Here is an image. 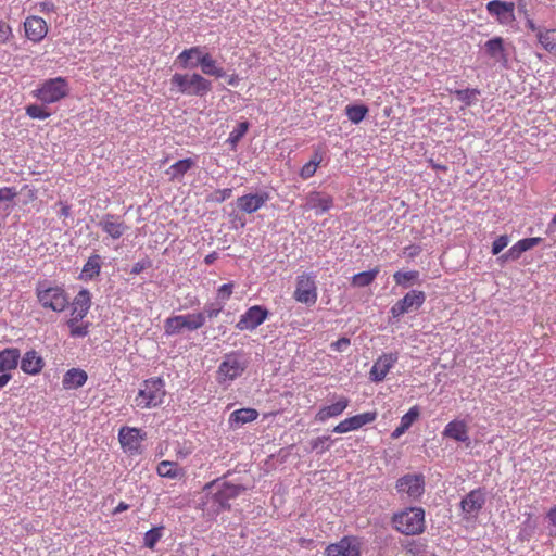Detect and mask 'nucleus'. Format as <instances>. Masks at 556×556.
I'll return each mask as SVG.
<instances>
[{
	"label": "nucleus",
	"mask_w": 556,
	"mask_h": 556,
	"mask_svg": "<svg viewBox=\"0 0 556 556\" xmlns=\"http://www.w3.org/2000/svg\"><path fill=\"white\" fill-rule=\"evenodd\" d=\"M91 307V295L87 289H81L72 302L71 318L83 320Z\"/></svg>",
	"instance_id": "nucleus-24"
},
{
	"label": "nucleus",
	"mask_w": 556,
	"mask_h": 556,
	"mask_svg": "<svg viewBox=\"0 0 556 556\" xmlns=\"http://www.w3.org/2000/svg\"><path fill=\"white\" fill-rule=\"evenodd\" d=\"M224 304L219 301L206 303L204 306V309L202 313L205 315L206 318H215L219 315V313L223 311Z\"/></svg>",
	"instance_id": "nucleus-49"
},
{
	"label": "nucleus",
	"mask_w": 556,
	"mask_h": 556,
	"mask_svg": "<svg viewBox=\"0 0 556 556\" xmlns=\"http://www.w3.org/2000/svg\"><path fill=\"white\" fill-rule=\"evenodd\" d=\"M269 200V193L261 191L257 193H248L239 197L236 201L237 207L247 214H252L263 207Z\"/></svg>",
	"instance_id": "nucleus-20"
},
{
	"label": "nucleus",
	"mask_w": 556,
	"mask_h": 556,
	"mask_svg": "<svg viewBox=\"0 0 556 556\" xmlns=\"http://www.w3.org/2000/svg\"><path fill=\"white\" fill-rule=\"evenodd\" d=\"M147 434L138 428L122 427L118 431V440L124 452L130 455H139L142 451V442Z\"/></svg>",
	"instance_id": "nucleus-11"
},
{
	"label": "nucleus",
	"mask_w": 556,
	"mask_h": 556,
	"mask_svg": "<svg viewBox=\"0 0 556 556\" xmlns=\"http://www.w3.org/2000/svg\"><path fill=\"white\" fill-rule=\"evenodd\" d=\"M419 271L417 270H408V271H402L399 270L393 274V279L397 286H401L403 288L410 287L414 282H417L419 280Z\"/></svg>",
	"instance_id": "nucleus-40"
},
{
	"label": "nucleus",
	"mask_w": 556,
	"mask_h": 556,
	"mask_svg": "<svg viewBox=\"0 0 556 556\" xmlns=\"http://www.w3.org/2000/svg\"><path fill=\"white\" fill-rule=\"evenodd\" d=\"M204 48L194 46L181 51L176 58L175 63L181 68H194L200 65L201 56H205Z\"/></svg>",
	"instance_id": "nucleus-26"
},
{
	"label": "nucleus",
	"mask_w": 556,
	"mask_h": 556,
	"mask_svg": "<svg viewBox=\"0 0 556 556\" xmlns=\"http://www.w3.org/2000/svg\"><path fill=\"white\" fill-rule=\"evenodd\" d=\"M420 415V409L417 405L410 407L408 412L402 416L399 427H396L391 433V438L396 440L401 438L414 424L415 420L418 419Z\"/></svg>",
	"instance_id": "nucleus-29"
},
{
	"label": "nucleus",
	"mask_w": 556,
	"mask_h": 556,
	"mask_svg": "<svg viewBox=\"0 0 556 556\" xmlns=\"http://www.w3.org/2000/svg\"><path fill=\"white\" fill-rule=\"evenodd\" d=\"M71 91L68 80L55 77L43 80L31 94L43 104H52L66 98Z\"/></svg>",
	"instance_id": "nucleus-5"
},
{
	"label": "nucleus",
	"mask_w": 556,
	"mask_h": 556,
	"mask_svg": "<svg viewBox=\"0 0 556 556\" xmlns=\"http://www.w3.org/2000/svg\"><path fill=\"white\" fill-rule=\"evenodd\" d=\"M378 274V268L355 274L352 278V283L356 287H367L376 279Z\"/></svg>",
	"instance_id": "nucleus-43"
},
{
	"label": "nucleus",
	"mask_w": 556,
	"mask_h": 556,
	"mask_svg": "<svg viewBox=\"0 0 556 556\" xmlns=\"http://www.w3.org/2000/svg\"><path fill=\"white\" fill-rule=\"evenodd\" d=\"M538 40L545 50L556 53V29L538 30Z\"/></svg>",
	"instance_id": "nucleus-39"
},
{
	"label": "nucleus",
	"mask_w": 556,
	"mask_h": 556,
	"mask_svg": "<svg viewBox=\"0 0 556 556\" xmlns=\"http://www.w3.org/2000/svg\"><path fill=\"white\" fill-rule=\"evenodd\" d=\"M233 283H224L217 290V301L225 303L229 300L232 294Z\"/></svg>",
	"instance_id": "nucleus-51"
},
{
	"label": "nucleus",
	"mask_w": 556,
	"mask_h": 556,
	"mask_svg": "<svg viewBox=\"0 0 556 556\" xmlns=\"http://www.w3.org/2000/svg\"><path fill=\"white\" fill-rule=\"evenodd\" d=\"M21 353L18 349L8 348L0 351V372H9L18 365Z\"/></svg>",
	"instance_id": "nucleus-31"
},
{
	"label": "nucleus",
	"mask_w": 556,
	"mask_h": 556,
	"mask_svg": "<svg viewBox=\"0 0 556 556\" xmlns=\"http://www.w3.org/2000/svg\"><path fill=\"white\" fill-rule=\"evenodd\" d=\"M45 367V359L35 351H27L21 358V369L27 375H38Z\"/></svg>",
	"instance_id": "nucleus-27"
},
{
	"label": "nucleus",
	"mask_w": 556,
	"mask_h": 556,
	"mask_svg": "<svg viewBox=\"0 0 556 556\" xmlns=\"http://www.w3.org/2000/svg\"><path fill=\"white\" fill-rule=\"evenodd\" d=\"M211 90V80L199 73H175L170 78V91L175 93L202 98Z\"/></svg>",
	"instance_id": "nucleus-1"
},
{
	"label": "nucleus",
	"mask_w": 556,
	"mask_h": 556,
	"mask_svg": "<svg viewBox=\"0 0 556 556\" xmlns=\"http://www.w3.org/2000/svg\"><path fill=\"white\" fill-rule=\"evenodd\" d=\"M162 536V527L160 528H153L146 532L143 538L144 546H147L150 549H153L156 543L160 541Z\"/></svg>",
	"instance_id": "nucleus-47"
},
{
	"label": "nucleus",
	"mask_w": 556,
	"mask_h": 556,
	"mask_svg": "<svg viewBox=\"0 0 556 556\" xmlns=\"http://www.w3.org/2000/svg\"><path fill=\"white\" fill-rule=\"evenodd\" d=\"M248 358L238 352L224 356L216 371V381L223 388H228L237 378L241 377L248 368Z\"/></svg>",
	"instance_id": "nucleus-4"
},
{
	"label": "nucleus",
	"mask_w": 556,
	"mask_h": 556,
	"mask_svg": "<svg viewBox=\"0 0 556 556\" xmlns=\"http://www.w3.org/2000/svg\"><path fill=\"white\" fill-rule=\"evenodd\" d=\"M204 75L214 76L216 78L226 77V72L219 66L216 60L206 52L205 56H201L200 65Z\"/></svg>",
	"instance_id": "nucleus-33"
},
{
	"label": "nucleus",
	"mask_w": 556,
	"mask_h": 556,
	"mask_svg": "<svg viewBox=\"0 0 556 556\" xmlns=\"http://www.w3.org/2000/svg\"><path fill=\"white\" fill-rule=\"evenodd\" d=\"M425 301L426 294L424 291L412 290L390 308V314L392 318L400 319L404 314L420 308Z\"/></svg>",
	"instance_id": "nucleus-10"
},
{
	"label": "nucleus",
	"mask_w": 556,
	"mask_h": 556,
	"mask_svg": "<svg viewBox=\"0 0 556 556\" xmlns=\"http://www.w3.org/2000/svg\"><path fill=\"white\" fill-rule=\"evenodd\" d=\"M508 261H513V256L509 255V249L504 254L497 257V262L501 264H504Z\"/></svg>",
	"instance_id": "nucleus-61"
},
{
	"label": "nucleus",
	"mask_w": 556,
	"mask_h": 556,
	"mask_svg": "<svg viewBox=\"0 0 556 556\" xmlns=\"http://www.w3.org/2000/svg\"><path fill=\"white\" fill-rule=\"evenodd\" d=\"M456 99L465 105L470 106L477 101L480 90L476 88L458 89L454 91Z\"/></svg>",
	"instance_id": "nucleus-42"
},
{
	"label": "nucleus",
	"mask_w": 556,
	"mask_h": 556,
	"mask_svg": "<svg viewBox=\"0 0 556 556\" xmlns=\"http://www.w3.org/2000/svg\"><path fill=\"white\" fill-rule=\"evenodd\" d=\"M217 258V253L216 252H213V253H210L205 256L204 258V263L206 265H211L215 262V260Z\"/></svg>",
	"instance_id": "nucleus-63"
},
{
	"label": "nucleus",
	"mask_w": 556,
	"mask_h": 556,
	"mask_svg": "<svg viewBox=\"0 0 556 556\" xmlns=\"http://www.w3.org/2000/svg\"><path fill=\"white\" fill-rule=\"evenodd\" d=\"M509 237L507 235H502L497 237L492 243V254L498 255L508 244Z\"/></svg>",
	"instance_id": "nucleus-50"
},
{
	"label": "nucleus",
	"mask_w": 556,
	"mask_h": 556,
	"mask_svg": "<svg viewBox=\"0 0 556 556\" xmlns=\"http://www.w3.org/2000/svg\"><path fill=\"white\" fill-rule=\"evenodd\" d=\"M98 226L113 240H117L124 236L129 227L121 219L118 215L105 214L98 222Z\"/></svg>",
	"instance_id": "nucleus-17"
},
{
	"label": "nucleus",
	"mask_w": 556,
	"mask_h": 556,
	"mask_svg": "<svg viewBox=\"0 0 556 556\" xmlns=\"http://www.w3.org/2000/svg\"><path fill=\"white\" fill-rule=\"evenodd\" d=\"M129 508V505L124 503V502H121L115 508H114V514H121L125 510H127Z\"/></svg>",
	"instance_id": "nucleus-62"
},
{
	"label": "nucleus",
	"mask_w": 556,
	"mask_h": 556,
	"mask_svg": "<svg viewBox=\"0 0 556 556\" xmlns=\"http://www.w3.org/2000/svg\"><path fill=\"white\" fill-rule=\"evenodd\" d=\"M443 438L470 445L469 427L465 419H453L447 422L442 431Z\"/></svg>",
	"instance_id": "nucleus-19"
},
{
	"label": "nucleus",
	"mask_w": 556,
	"mask_h": 556,
	"mask_svg": "<svg viewBox=\"0 0 556 556\" xmlns=\"http://www.w3.org/2000/svg\"><path fill=\"white\" fill-rule=\"evenodd\" d=\"M361 540L357 536L346 535L337 543L328 545L326 556H361Z\"/></svg>",
	"instance_id": "nucleus-12"
},
{
	"label": "nucleus",
	"mask_w": 556,
	"mask_h": 556,
	"mask_svg": "<svg viewBox=\"0 0 556 556\" xmlns=\"http://www.w3.org/2000/svg\"><path fill=\"white\" fill-rule=\"evenodd\" d=\"M293 298L296 302L313 306L317 302L318 291L316 275L313 273H303L296 277Z\"/></svg>",
	"instance_id": "nucleus-8"
},
{
	"label": "nucleus",
	"mask_w": 556,
	"mask_h": 556,
	"mask_svg": "<svg viewBox=\"0 0 556 556\" xmlns=\"http://www.w3.org/2000/svg\"><path fill=\"white\" fill-rule=\"evenodd\" d=\"M88 379V375L84 369L71 368L64 375L62 379V386L65 390H74L83 387Z\"/></svg>",
	"instance_id": "nucleus-28"
},
{
	"label": "nucleus",
	"mask_w": 556,
	"mask_h": 556,
	"mask_svg": "<svg viewBox=\"0 0 556 556\" xmlns=\"http://www.w3.org/2000/svg\"><path fill=\"white\" fill-rule=\"evenodd\" d=\"M101 256L99 254H92L89 256L83 266L79 279L85 281L93 280L101 271Z\"/></svg>",
	"instance_id": "nucleus-32"
},
{
	"label": "nucleus",
	"mask_w": 556,
	"mask_h": 556,
	"mask_svg": "<svg viewBox=\"0 0 556 556\" xmlns=\"http://www.w3.org/2000/svg\"><path fill=\"white\" fill-rule=\"evenodd\" d=\"M11 379H12V375L10 372H1L0 389L4 388Z\"/></svg>",
	"instance_id": "nucleus-59"
},
{
	"label": "nucleus",
	"mask_w": 556,
	"mask_h": 556,
	"mask_svg": "<svg viewBox=\"0 0 556 556\" xmlns=\"http://www.w3.org/2000/svg\"><path fill=\"white\" fill-rule=\"evenodd\" d=\"M165 386L162 379L146 380L135 397V405L139 408H153L161 405L165 396Z\"/></svg>",
	"instance_id": "nucleus-6"
},
{
	"label": "nucleus",
	"mask_w": 556,
	"mask_h": 556,
	"mask_svg": "<svg viewBox=\"0 0 556 556\" xmlns=\"http://www.w3.org/2000/svg\"><path fill=\"white\" fill-rule=\"evenodd\" d=\"M485 54L503 67H507L508 55L502 37H493L484 43Z\"/></svg>",
	"instance_id": "nucleus-21"
},
{
	"label": "nucleus",
	"mask_w": 556,
	"mask_h": 556,
	"mask_svg": "<svg viewBox=\"0 0 556 556\" xmlns=\"http://www.w3.org/2000/svg\"><path fill=\"white\" fill-rule=\"evenodd\" d=\"M351 344V341L349 338H340L339 340L331 343V349L337 352H343L345 351Z\"/></svg>",
	"instance_id": "nucleus-54"
},
{
	"label": "nucleus",
	"mask_w": 556,
	"mask_h": 556,
	"mask_svg": "<svg viewBox=\"0 0 556 556\" xmlns=\"http://www.w3.org/2000/svg\"><path fill=\"white\" fill-rule=\"evenodd\" d=\"M323 153L320 150H315L312 159L302 166L300 176L302 179H308L313 177L317 170V167L323 162Z\"/></svg>",
	"instance_id": "nucleus-38"
},
{
	"label": "nucleus",
	"mask_w": 556,
	"mask_h": 556,
	"mask_svg": "<svg viewBox=\"0 0 556 556\" xmlns=\"http://www.w3.org/2000/svg\"><path fill=\"white\" fill-rule=\"evenodd\" d=\"M156 472L162 478L180 479L185 476V470L175 462L162 460L156 467Z\"/></svg>",
	"instance_id": "nucleus-34"
},
{
	"label": "nucleus",
	"mask_w": 556,
	"mask_h": 556,
	"mask_svg": "<svg viewBox=\"0 0 556 556\" xmlns=\"http://www.w3.org/2000/svg\"><path fill=\"white\" fill-rule=\"evenodd\" d=\"M332 206L333 199L331 195L319 191H311L305 198L303 207L305 211H314L316 215H323Z\"/></svg>",
	"instance_id": "nucleus-18"
},
{
	"label": "nucleus",
	"mask_w": 556,
	"mask_h": 556,
	"mask_svg": "<svg viewBox=\"0 0 556 556\" xmlns=\"http://www.w3.org/2000/svg\"><path fill=\"white\" fill-rule=\"evenodd\" d=\"M267 316V309L260 305H254L241 315L236 327L239 330H254L266 320Z\"/></svg>",
	"instance_id": "nucleus-15"
},
{
	"label": "nucleus",
	"mask_w": 556,
	"mask_h": 556,
	"mask_svg": "<svg viewBox=\"0 0 556 556\" xmlns=\"http://www.w3.org/2000/svg\"><path fill=\"white\" fill-rule=\"evenodd\" d=\"M402 497L418 501L425 492V478L421 473H408L401 477L395 484Z\"/></svg>",
	"instance_id": "nucleus-9"
},
{
	"label": "nucleus",
	"mask_w": 556,
	"mask_h": 556,
	"mask_svg": "<svg viewBox=\"0 0 556 556\" xmlns=\"http://www.w3.org/2000/svg\"><path fill=\"white\" fill-rule=\"evenodd\" d=\"M425 509L421 507H406L393 514L392 527L404 535H419L426 529Z\"/></svg>",
	"instance_id": "nucleus-2"
},
{
	"label": "nucleus",
	"mask_w": 556,
	"mask_h": 556,
	"mask_svg": "<svg viewBox=\"0 0 556 556\" xmlns=\"http://www.w3.org/2000/svg\"><path fill=\"white\" fill-rule=\"evenodd\" d=\"M485 503V493L481 489L470 491L460 502L463 513L468 516L477 515Z\"/></svg>",
	"instance_id": "nucleus-23"
},
{
	"label": "nucleus",
	"mask_w": 556,
	"mask_h": 556,
	"mask_svg": "<svg viewBox=\"0 0 556 556\" xmlns=\"http://www.w3.org/2000/svg\"><path fill=\"white\" fill-rule=\"evenodd\" d=\"M542 241L540 237L526 238L517 241L513 247L509 248V255L513 256V261L518 260L522 253L533 249Z\"/></svg>",
	"instance_id": "nucleus-35"
},
{
	"label": "nucleus",
	"mask_w": 556,
	"mask_h": 556,
	"mask_svg": "<svg viewBox=\"0 0 556 556\" xmlns=\"http://www.w3.org/2000/svg\"><path fill=\"white\" fill-rule=\"evenodd\" d=\"M17 195V191L12 187L0 188V202H11Z\"/></svg>",
	"instance_id": "nucleus-52"
},
{
	"label": "nucleus",
	"mask_w": 556,
	"mask_h": 556,
	"mask_svg": "<svg viewBox=\"0 0 556 556\" xmlns=\"http://www.w3.org/2000/svg\"><path fill=\"white\" fill-rule=\"evenodd\" d=\"M486 11L503 26H510L516 21L514 2L492 0L486 4Z\"/></svg>",
	"instance_id": "nucleus-13"
},
{
	"label": "nucleus",
	"mask_w": 556,
	"mask_h": 556,
	"mask_svg": "<svg viewBox=\"0 0 556 556\" xmlns=\"http://www.w3.org/2000/svg\"><path fill=\"white\" fill-rule=\"evenodd\" d=\"M377 418V412H366L349 418H345L339 422L332 431L334 433H348L361 429L363 426L371 424Z\"/></svg>",
	"instance_id": "nucleus-16"
},
{
	"label": "nucleus",
	"mask_w": 556,
	"mask_h": 556,
	"mask_svg": "<svg viewBox=\"0 0 556 556\" xmlns=\"http://www.w3.org/2000/svg\"><path fill=\"white\" fill-rule=\"evenodd\" d=\"M329 442H331L330 435H321L311 440L309 446L311 450L317 452V454H323L330 448Z\"/></svg>",
	"instance_id": "nucleus-45"
},
{
	"label": "nucleus",
	"mask_w": 556,
	"mask_h": 556,
	"mask_svg": "<svg viewBox=\"0 0 556 556\" xmlns=\"http://www.w3.org/2000/svg\"><path fill=\"white\" fill-rule=\"evenodd\" d=\"M26 114L34 119H46L50 116V113L38 104H30L26 108Z\"/></svg>",
	"instance_id": "nucleus-48"
},
{
	"label": "nucleus",
	"mask_w": 556,
	"mask_h": 556,
	"mask_svg": "<svg viewBox=\"0 0 556 556\" xmlns=\"http://www.w3.org/2000/svg\"><path fill=\"white\" fill-rule=\"evenodd\" d=\"M193 166H195V162L193 159L187 157L177 161L173 165H170L165 174L168 176L170 181L178 180L180 181L185 174L190 170Z\"/></svg>",
	"instance_id": "nucleus-30"
},
{
	"label": "nucleus",
	"mask_w": 556,
	"mask_h": 556,
	"mask_svg": "<svg viewBox=\"0 0 556 556\" xmlns=\"http://www.w3.org/2000/svg\"><path fill=\"white\" fill-rule=\"evenodd\" d=\"M367 113L368 108L364 104H352L345 108V114L353 124L361 123Z\"/></svg>",
	"instance_id": "nucleus-41"
},
{
	"label": "nucleus",
	"mask_w": 556,
	"mask_h": 556,
	"mask_svg": "<svg viewBox=\"0 0 556 556\" xmlns=\"http://www.w3.org/2000/svg\"><path fill=\"white\" fill-rule=\"evenodd\" d=\"M526 27L535 34V36L538 37V30H542L541 28H539L535 23L533 22L532 18H530L528 15H526Z\"/></svg>",
	"instance_id": "nucleus-58"
},
{
	"label": "nucleus",
	"mask_w": 556,
	"mask_h": 556,
	"mask_svg": "<svg viewBox=\"0 0 556 556\" xmlns=\"http://www.w3.org/2000/svg\"><path fill=\"white\" fill-rule=\"evenodd\" d=\"M420 251H421L420 247L409 245V247L405 248L404 253L409 257H415L416 255H418L420 253Z\"/></svg>",
	"instance_id": "nucleus-57"
},
{
	"label": "nucleus",
	"mask_w": 556,
	"mask_h": 556,
	"mask_svg": "<svg viewBox=\"0 0 556 556\" xmlns=\"http://www.w3.org/2000/svg\"><path fill=\"white\" fill-rule=\"evenodd\" d=\"M548 521L556 527V506L552 507L547 513Z\"/></svg>",
	"instance_id": "nucleus-60"
},
{
	"label": "nucleus",
	"mask_w": 556,
	"mask_h": 556,
	"mask_svg": "<svg viewBox=\"0 0 556 556\" xmlns=\"http://www.w3.org/2000/svg\"><path fill=\"white\" fill-rule=\"evenodd\" d=\"M232 194V189L230 188H225V189H219V190H216L213 194V199L220 203V202H224L225 200L229 199Z\"/></svg>",
	"instance_id": "nucleus-53"
},
{
	"label": "nucleus",
	"mask_w": 556,
	"mask_h": 556,
	"mask_svg": "<svg viewBox=\"0 0 556 556\" xmlns=\"http://www.w3.org/2000/svg\"><path fill=\"white\" fill-rule=\"evenodd\" d=\"M150 266H151V261L150 260L139 261V262L134 264V266L131 267L130 274L131 275H139L140 273H142L144 269L149 268Z\"/></svg>",
	"instance_id": "nucleus-55"
},
{
	"label": "nucleus",
	"mask_w": 556,
	"mask_h": 556,
	"mask_svg": "<svg viewBox=\"0 0 556 556\" xmlns=\"http://www.w3.org/2000/svg\"><path fill=\"white\" fill-rule=\"evenodd\" d=\"M35 293L39 304L55 313L63 312L68 305V296L63 287L52 285L48 280L38 281Z\"/></svg>",
	"instance_id": "nucleus-3"
},
{
	"label": "nucleus",
	"mask_w": 556,
	"mask_h": 556,
	"mask_svg": "<svg viewBox=\"0 0 556 556\" xmlns=\"http://www.w3.org/2000/svg\"><path fill=\"white\" fill-rule=\"evenodd\" d=\"M41 10L45 12H53L55 7L52 2H43L40 4Z\"/></svg>",
	"instance_id": "nucleus-64"
},
{
	"label": "nucleus",
	"mask_w": 556,
	"mask_h": 556,
	"mask_svg": "<svg viewBox=\"0 0 556 556\" xmlns=\"http://www.w3.org/2000/svg\"><path fill=\"white\" fill-rule=\"evenodd\" d=\"M80 320H75L74 318H70L67 320V326L70 328L71 337L73 338H84L89 332V323L79 324Z\"/></svg>",
	"instance_id": "nucleus-44"
},
{
	"label": "nucleus",
	"mask_w": 556,
	"mask_h": 556,
	"mask_svg": "<svg viewBox=\"0 0 556 556\" xmlns=\"http://www.w3.org/2000/svg\"><path fill=\"white\" fill-rule=\"evenodd\" d=\"M244 491V486L240 484H232L225 482L222 484L219 491L216 494V497L222 506H225V502L230 498H235L239 496Z\"/></svg>",
	"instance_id": "nucleus-37"
},
{
	"label": "nucleus",
	"mask_w": 556,
	"mask_h": 556,
	"mask_svg": "<svg viewBox=\"0 0 556 556\" xmlns=\"http://www.w3.org/2000/svg\"><path fill=\"white\" fill-rule=\"evenodd\" d=\"M258 417V412L254 408H240L230 414L229 422L231 426H240L254 421Z\"/></svg>",
	"instance_id": "nucleus-36"
},
{
	"label": "nucleus",
	"mask_w": 556,
	"mask_h": 556,
	"mask_svg": "<svg viewBox=\"0 0 556 556\" xmlns=\"http://www.w3.org/2000/svg\"><path fill=\"white\" fill-rule=\"evenodd\" d=\"M11 35V28L8 24L0 21V37L3 40H7L9 36Z\"/></svg>",
	"instance_id": "nucleus-56"
},
{
	"label": "nucleus",
	"mask_w": 556,
	"mask_h": 556,
	"mask_svg": "<svg viewBox=\"0 0 556 556\" xmlns=\"http://www.w3.org/2000/svg\"><path fill=\"white\" fill-rule=\"evenodd\" d=\"M249 129L248 122H241L237 125V127L229 134L228 142L236 147L237 143L242 139V137L247 134Z\"/></svg>",
	"instance_id": "nucleus-46"
},
{
	"label": "nucleus",
	"mask_w": 556,
	"mask_h": 556,
	"mask_svg": "<svg viewBox=\"0 0 556 556\" xmlns=\"http://www.w3.org/2000/svg\"><path fill=\"white\" fill-rule=\"evenodd\" d=\"M350 400L345 396H340L334 403L319 408L315 415L318 422H325L330 418H336L349 407Z\"/></svg>",
	"instance_id": "nucleus-25"
},
{
	"label": "nucleus",
	"mask_w": 556,
	"mask_h": 556,
	"mask_svg": "<svg viewBox=\"0 0 556 556\" xmlns=\"http://www.w3.org/2000/svg\"><path fill=\"white\" fill-rule=\"evenodd\" d=\"M399 361L397 353H383L380 355L374 363L370 371L369 378L374 382H381L384 380L391 368Z\"/></svg>",
	"instance_id": "nucleus-14"
},
{
	"label": "nucleus",
	"mask_w": 556,
	"mask_h": 556,
	"mask_svg": "<svg viewBox=\"0 0 556 556\" xmlns=\"http://www.w3.org/2000/svg\"><path fill=\"white\" fill-rule=\"evenodd\" d=\"M205 325L204 313L174 315L165 319L164 333L167 337L180 334L182 331H197Z\"/></svg>",
	"instance_id": "nucleus-7"
},
{
	"label": "nucleus",
	"mask_w": 556,
	"mask_h": 556,
	"mask_svg": "<svg viewBox=\"0 0 556 556\" xmlns=\"http://www.w3.org/2000/svg\"><path fill=\"white\" fill-rule=\"evenodd\" d=\"M24 29L26 37L34 42L41 41L48 33L46 21L39 16L27 17L24 22Z\"/></svg>",
	"instance_id": "nucleus-22"
}]
</instances>
